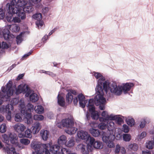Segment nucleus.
<instances>
[{
  "label": "nucleus",
  "mask_w": 154,
  "mask_h": 154,
  "mask_svg": "<svg viewBox=\"0 0 154 154\" xmlns=\"http://www.w3.org/2000/svg\"><path fill=\"white\" fill-rule=\"evenodd\" d=\"M19 107L21 113L25 116L27 119V124H30L32 122L31 119L32 115L31 113L28 112L24 110L25 106L23 100H21L19 102Z\"/></svg>",
  "instance_id": "9b49d317"
},
{
  "label": "nucleus",
  "mask_w": 154,
  "mask_h": 154,
  "mask_svg": "<svg viewBox=\"0 0 154 154\" xmlns=\"http://www.w3.org/2000/svg\"><path fill=\"white\" fill-rule=\"evenodd\" d=\"M121 85H117L115 82H109L106 80L103 83V88L108 97L110 96L111 93L117 96L122 94Z\"/></svg>",
  "instance_id": "20e7f679"
},
{
  "label": "nucleus",
  "mask_w": 154,
  "mask_h": 154,
  "mask_svg": "<svg viewBox=\"0 0 154 154\" xmlns=\"http://www.w3.org/2000/svg\"><path fill=\"white\" fill-rule=\"evenodd\" d=\"M122 117L125 119L127 124L130 126L132 127L135 125V120L132 117L129 116L126 117L123 116Z\"/></svg>",
  "instance_id": "bb28decb"
},
{
  "label": "nucleus",
  "mask_w": 154,
  "mask_h": 154,
  "mask_svg": "<svg viewBox=\"0 0 154 154\" xmlns=\"http://www.w3.org/2000/svg\"><path fill=\"white\" fill-rule=\"evenodd\" d=\"M146 132L145 131H143L138 135V138L139 139L141 140L146 137Z\"/></svg>",
  "instance_id": "603ef678"
},
{
  "label": "nucleus",
  "mask_w": 154,
  "mask_h": 154,
  "mask_svg": "<svg viewBox=\"0 0 154 154\" xmlns=\"http://www.w3.org/2000/svg\"><path fill=\"white\" fill-rule=\"evenodd\" d=\"M67 140L66 137L64 135L61 136L58 139V143L59 144L62 145H65Z\"/></svg>",
  "instance_id": "2f4dec72"
},
{
  "label": "nucleus",
  "mask_w": 154,
  "mask_h": 154,
  "mask_svg": "<svg viewBox=\"0 0 154 154\" xmlns=\"http://www.w3.org/2000/svg\"><path fill=\"white\" fill-rule=\"evenodd\" d=\"M89 132L91 135L94 137H98L100 135V132L98 129L92 128L90 129Z\"/></svg>",
  "instance_id": "c85d7f7f"
},
{
  "label": "nucleus",
  "mask_w": 154,
  "mask_h": 154,
  "mask_svg": "<svg viewBox=\"0 0 154 154\" xmlns=\"http://www.w3.org/2000/svg\"><path fill=\"white\" fill-rule=\"evenodd\" d=\"M4 11L1 8H0V19H2L4 18Z\"/></svg>",
  "instance_id": "4d7b16f0"
},
{
  "label": "nucleus",
  "mask_w": 154,
  "mask_h": 154,
  "mask_svg": "<svg viewBox=\"0 0 154 154\" xmlns=\"http://www.w3.org/2000/svg\"><path fill=\"white\" fill-rule=\"evenodd\" d=\"M89 143L90 145L92 147V149L93 148L101 149L103 148V146L102 142L96 141L95 139L92 137L91 138Z\"/></svg>",
  "instance_id": "a211bd4d"
},
{
  "label": "nucleus",
  "mask_w": 154,
  "mask_h": 154,
  "mask_svg": "<svg viewBox=\"0 0 154 154\" xmlns=\"http://www.w3.org/2000/svg\"><path fill=\"white\" fill-rule=\"evenodd\" d=\"M62 126L66 128H68L72 125H74V123L73 120L71 118H66L63 119L62 121Z\"/></svg>",
  "instance_id": "412c9836"
},
{
  "label": "nucleus",
  "mask_w": 154,
  "mask_h": 154,
  "mask_svg": "<svg viewBox=\"0 0 154 154\" xmlns=\"http://www.w3.org/2000/svg\"><path fill=\"white\" fill-rule=\"evenodd\" d=\"M90 125L92 128H95L97 126V124L95 122H92L90 124Z\"/></svg>",
  "instance_id": "e2e57ef3"
},
{
  "label": "nucleus",
  "mask_w": 154,
  "mask_h": 154,
  "mask_svg": "<svg viewBox=\"0 0 154 154\" xmlns=\"http://www.w3.org/2000/svg\"><path fill=\"white\" fill-rule=\"evenodd\" d=\"M50 143H42L37 140H33L31 142L30 146L35 151L32 152V154H50L48 150H50L53 154H58L60 146L56 144L51 146Z\"/></svg>",
  "instance_id": "f03ea898"
},
{
  "label": "nucleus",
  "mask_w": 154,
  "mask_h": 154,
  "mask_svg": "<svg viewBox=\"0 0 154 154\" xmlns=\"http://www.w3.org/2000/svg\"><path fill=\"white\" fill-rule=\"evenodd\" d=\"M28 2L29 0H12L10 3L14 2V9L16 10L17 9H19L20 11L23 12L22 10Z\"/></svg>",
  "instance_id": "ddd939ff"
},
{
  "label": "nucleus",
  "mask_w": 154,
  "mask_h": 154,
  "mask_svg": "<svg viewBox=\"0 0 154 154\" xmlns=\"http://www.w3.org/2000/svg\"><path fill=\"white\" fill-rule=\"evenodd\" d=\"M33 118L35 120L41 121L44 120V117L42 115L37 114L34 116Z\"/></svg>",
  "instance_id": "4c0bfd02"
},
{
  "label": "nucleus",
  "mask_w": 154,
  "mask_h": 154,
  "mask_svg": "<svg viewBox=\"0 0 154 154\" xmlns=\"http://www.w3.org/2000/svg\"><path fill=\"white\" fill-rule=\"evenodd\" d=\"M49 9V8L48 7H43L42 9V12L44 14L47 13L48 12Z\"/></svg>",
  "instance_id": "052dcab7"
},
{
  "label": "nucleus",
  "mask_w": 154,
  "mask_h": 154,
  "mask_svg": "<svg viewBox=\"0 0 154 154\" xmlns=\"http://www.w3.org/2000/svg\"><path fill=\"white\" fill-rule=\"evenodd\" d=\"M35 112L38 114H43L44 112L43 107L41 105H37L35 106L34 108Z\"/></svg>",
  "instance_id": "7c9ffc66"
},
{
  "label": "nucleus",
  "mask_w": 154,
  "mask_h": 154,
  "mask_svg": "<svg viewBox=\"0 0 154 154\" xmlns=\"http://www.w3.org/2000/svg\"><path fill=\"white\" fill-rule=\"evenodd\" d=\"M11 45L10 44H8L6 42H3L2 43V48L3 49H7L11 46Z\"/></svg>",
  "instance_id": "5fc2aeb1"
},
{
  "label": "nucleus",
  "mask_w": 154,
  "mask_h": 154,
  "mask_svg": "<svg viewBox=\"0 0 154 154\" xmlns=\"http://www.w3.org/2000/svg\"><path fill=\"white\" fill-rule=\"evenodd\" d=\"M112 120H108L105 122H106L107 124V128L108 130L110 131V134H115L114 131L115 129V125Z\"/></svg>",
  "instance_id": "b1692460"
},
{
  "label": "nucleus",
  "mask_w": 154,
  "mask_h": 154,
  "mask_svg": "<svg viewBox=\"0 0 154 154\" xmlns=\"http://www.w3.org/2000/svg\"><path fill=\"white\" fill-rule=\"evenodd\" d=\"M97 95L95 97L94 101V103L97 106L100 105L99 108L101 110H104L105 109V107L104 104L106 102V100L105 98L103 97V94L101 95V97L103 98H100L99 99H97V100L95 99L96 97L99 94L98 93H97Z\"/></svg>",
  "instance_id": "dca6fc26"
},
{
  "label": "nucleus",
  "mask_w": 154,
  "mask_h": 154,
  "mask_svg": "<svg viewBox=\"0 0 154 154\" xmlns=\"http://www.w3.org/2000/svg\"><path fill=\"white\" fill-rule=\"evenodd\" d=\"M14 145L18 146L19 148L20 149H23L24 148V146H23L21 144H20L18 142V141H17V144H15Z\"/></svg>",
  "instance_id": "0e129e2a"
},
{
  "label": "nucleus",
  "mask_w": 154,
  "mask_h": 154,
  "mask_svg": "<svg viewBox=\"0 0 154 154\" xmlns=\"http://www.w3.org/2000/svg\"><path fill=\"white\" fill-rule=\"evenodd\" d=\"M78 129L75 126V125H72L68 128H66L65 131L66 133L72 135L75 134Z\"/></svg>",
  "instance_id": "cd10ccee"
},
{
  "label": "nucleus",
  "mask_w": 154,
  "mask_h": 154,
  "mask_svg": "<svg viewBox=\"0 0 154 154\" xmlns=\"http://www.w3.org/2000/svg\"><path fill=\"white\" fill-rule=\"evenodd\" d=\"M75 144L74 139L73 137H71L68 139V141L66 143L65 145L68 147L73 146Z\"/></svg>",
  "instance_id": "f704fd0d"
},
{
  "label": "nucleus",
  "mask_w": 154,
  "mask_h": 154,
  "mask_svg": "<svg viewBox=\"0 0 154 154\" xmlns=\"http://www.w3.org/2000/svg\"><path fill=\"white\" fill-rule=\"evenodd\" d=\"M19 100L17 98H14L11 100V103L12 104H8L5 106H2L0 108V112H5L7 114L6 117L7 120H10L11 119V113L13 110V105H15L18 102Z\"/></svg>",
  "instance_id": "1a4fd4ad"
},
{
  "label": "nucleus",
  "mask_w": 154,
  "mask_h": 154,
  "mask_svg": "<svg viewBox=\"0 0 154 154\" xmlns=\"http://www.w3.org/2000/svg\"><path fill=\"white\" fill-rule=\"evenodd\" d=\"M84 147H85V145L83 144H81L78 145L76 147V149L79 151H80L81 152L83 151V149L84 148Z\"/></svg>",
  "instance_id": "3c124183"
},
{
  "label": "nucleus",
  "mask_w": 154,
  "mask_h": 154,
  "mask_svg": "<svg viewBox=\"0 0 154 154\" xmlns=\"http://www.w3.org/2000/svg\"><path fill=\"white\" fill-rule=\"evenodd\" d=\"M7 147L5 149V152L8 154H19L17 153L15 148L12 147Z\"/></svg>",
  "instance_id": "e433bc0d"
},
{
  "label": "nucleus",
  "mask_w": 154,
  "mask_h": 154,
  "mask_svg": "<svg viewBox=\"0 0 154 154\" xmlns=\"http://www.w3.org/2000/svg\"><path fill=\"white\" fill-rule=\"evenodd\" d=\"M23 100V99H21V100ZM24 103V100H23ZM25 106V109L24 110L25 111H26L28 112L31 113L32 111H33L34 109V107L33 105L30 103H29L27 105L26 107L25 108V104H24Z\"/></svg>",
  "instance_id": "72a5a7b5"
},
{
  "label": "nucleus",
  "mask_w": 154,
  "mask_h": 154,
  "mask_svg": "<svg viewBox=\"0 0 154 154\" xmlns=\"http://www.w3.org/2000/svg\"><path fill=\"white\" fill-rule=\"evenodd\" d=\"M34 10L33 5L30 2H28L25 7L23 8L22 11L28 13L32 12Z\"/></svg>",
  "instance_id": "5701e85b"
},
{
  "label": "nucleus",
  "mask_w": 154,
  "mask_h": 154,
  "mask_svg": "<svg viewBox=\"0 0 154 154\" xmlns=\"http://www.w3.org/2000/svg\"><path fill=\"white\" fill-rule=\"evenodd\" d=\"M98 125V128L100 129L104 130L107 128V124L106 122H101Z\"/></svg>",
  "instance_id": "ea45409f"
},
{
  "label": "nucleus",
  "mask_w": 154,
  "mask_h": 154,
  "mask_svg": "<svg viewBox=\"0 0 154 154\" xmlns=\"http://www.w3.org/2000/svg\"><path fill=\"white\" fill-rule=\"evenodd\" d=\"M20 142L21 143L26 146L28 145L30 143V140L26 138L21 139L20 140Z\"/></svg>",
  "instance_id": "37998d69"
},
{
  "label": "nucleus",
  "mask_w": 154,
  "mask_h": 154,
  "mask_svg": "<svg viewBox=\"0 0 154 154\" xmlns=\"http://www.w3.org/2000/svg\"><path fill=\"white\" fill-rule=\"evenodd\" d=\"M120 148V146L118 144L117 145L115 150V153H119V152Z\"/></svg>",
  "instance_id": "bf43d9fd"
},
{
  "label": "nucleus",
  "mask_w": 154,
  "mask_h": 154,
  "mask_svg": "<svg viewBox=\"0 0 154 154\" xmlns=\"http://www.w3.org/2000/svg\"><path fill=\"white\" fill-rule=\"evenodd\" d=\"M2 141L5 144V146L3 147L4 151L5 152L8 154L6 152L5 148H6L7 147H12L14 148V147L10 144L9 140L11 143L13 145L17 144L18 141V137L17 135L14 132L10 133L8 134V137L6 134H4L2 135Z\"/></svg>",
  "instance_id": "0eeeda50"
},
{
  "label": "nucleus",
  "mask_w": 154,
  "mask_h": 154,
  "mask_svg": "<svg viewBox=\"0 0 154 154\" xmlns=\"http://www.w3.org/2000/svg\"><path fill=\"white\" fill-rule=\"evenodd\" d=\"M87 107L91 113V117L93 119L97 120L99 119V113L97 111L95 110L93 99L89 100L87 105Z\"/></svg>",
  "instance_id": "f8f14e48"
},
{
  "label": "nucleus",
  "mask_w": 154,
  "mask_h": 154,
  "mask_svg": "<svg viewBox=\"0 0 154 154\" xmlns=\"http://www.w3.org/2000/svg\"><path fill=\"white\" fill-rule=\"evenodd\" d=\"M77 97L79 99V103L80 107L82 108H84L85 105L87 107V105L88 103V102L89 100H85L84 96L81 94H79Z\"/></svg>",
  "instance_id": "aec40b11"
},
{
  "label": "nucleus",
  "mask_w": 154,
  "mask_h": 154,
  "mask_svg": "<svg viewBox=\"0 0 154 154\" xmlns=\"http://www.w3.org/2000/svg\"><path fill=\"white\" fill-rule=\"evenodd\" d=\"M76 135V140L78 139L88 141L89 140H90L91 138L92 137H91L88 132L83 130L79 131L77 132Z\"/></svg>",
  "instance_id": "4468645a"
},
{
  "label": "nucleus",
  "mask_w": 154,
  "mask_h": 154,
  "mask_svg": "<svg viewBox=\"0 0 154 154\" xmlns=\"http://www.w3.org/2000/svg\"><path fill=\"white\" fill-rule=\"evenodd\" d=\"M134 86V84L131 82L122 84L121 85V86L122 87V93L123 92L125 94L128 93Z\"/></svg>",
  "instance_id": "f3484780"
},
{
  "label": "nucleus",
  "mask_w": 154,
  "mask_h": 154,
  "mask_svg": "<svg viewBox=\"0 0 154 154\" xmlns=\"http://www.w3.org/2000/svg\"><path fill=\"white\" fill-rule=\"evenodd\" d=\"M122 137L123 140L126 142H128L130 141L131 139V135L129 134H123Z\"/></svg>",
  "instance_id": "a19ab883"
},
{
  "label": "nucleus",
  "mask_w": 154,
  "mask_h": 154,
  "mask_svg": "<svg viewBox=\"0 0 154 154\" xmlns=\"http://www.w3.org/2000/svg\"><path fill=\"white\" fill-rule=\"evenodd\" d=\"M12 82L9 81L7 84L6 87L4 86L2 88V91L0 92V97L3 98L5 101L10 100V97L15 91L17 94L21 93L25 94V96L26 97H29L30 94L32 92V90H31L27 85L20 84L16 88L15 86L12 87Z\"/></svg>",
  "instance_id": "f257e3e1"
},
{
  "label": "nucleus",
  "mask_w": 154,
  "mask_h": 154,
  "mask_svg": "<svg viewBox=\"0 0 154 154\" xmlns=\"http://www.w3.org/2000/svg\"><path fill=\"white\" fill-rule=\"evenodd\" d=\"M101 117H100L99 120L100 122H106L108 120H112V119H114L116 118L114 116V114H111L109 115L107 111H103L100 113Z\"/></svg>",
  "instance_id": "2eb2a0df"
},
{
  "label": "nucleus",
  "mask_w": 154,
  "mask_h": 154,
  "mask_svg": "<svg viewBox=\"0 0 154 154\" xmlns=\"http://www.w3.org/2000/svg\"><path fill=\"white\" fill-rule=\"evenodd\" d=\"M23 33H21L19 35L16 37V41L17 43L18 44L20 43L22 41V34Z\"/></svg>",
  "instance_id": "de8ad7c7"
},
{
  "label": "nucleus",
  "mask_w": 154,
  "mask_h": 154,
  "mask_svg": "<svg viewBox=\"0 0 154 154\" xmlns=\"http://www.w3.org/2000/svg\"><path fill=\"white\" fill-rule=\"evenodd\" d=\"M114 116H115L116 118L114 119H112V120H117L119 123H121L123 122V120L122 119L119 117L118 116L114 115Z\"/></svg>",
  "instance_id": "6e6d98bb"
},
{
  "label": "nucleus",
  "mask_w": 154,
  "mask_h": 154,
  "mask_svg": "<svg viewBox=\"0 0 154 154\" xmlns=\"http://www.w3.org/2000/svg\"><path fill=\"white\" fill-rule=\"evenodd\" d=\"M7 127L5 124H2L0 127V132L2 133H5L6 131Z\"/></svg>",
  "instance_id": "09e8293b"
},
{
  "label": "nucleus",
  "mask_w": 154,
  "mask_h": 154,
  "mask_svg": "<svg viewBox=\"0 0 154 154\" xmlns=\"http://www.w3.org/2000/svg\"><path fill=\"white\" fill-rule=\"evenodd\" d=\"M32 131L29 128H27L25 132V137L31 138L32 137Z\"/></svg>",
  "instance_id": "79ce46f5"
},
{
  "label": "nucleus",
  "mask_w": 154,
  "mask_h": 154,
  "mask_svg": "<svg viewBox=\"0 0 154 154\" xmlns=\"http://www.w3.org/2000/svg\"><path fill=\"white\" fill-rule=\"evenodd\" d=\"M42 0H29V1H30L35 4H38Z\"/></svg>",
  "instance_id": "338daca9"
},
{
  "label": "nucleus",
  "mask_w": 154,
  "mask_h": 154,
  "mask_svg": "<svg viewBox=\"0 0 154 154\" xmlns=\"http://www.w3.org/2000/svg\"><path fill=\"white\" fill-rule=\"evenodd\" d=\"M147 118H143L142 119L140 123L139 126L141 128H144L146 125V120Z\"/></svg>",
  "instance_id": "49530a36"
},
{
  "label": "nucleus",
  "mask_w": 154,
  "mask_h": 154,
  "mask_svg": "<svg viewBox=\"0 0 154 154\" xmlns=\"http://www.w3.org/2000/svg\"><path fill=\"white\" fill-rule=\"evenodd\" d=\"M92 75H93L97 79V85L96 88V93H98V95L95 97V99L97 100V99H99L100 98H103L101 97V95L103 94V89L101 86H103V83L105 81V78L102 74L99 72H92ZM103 99V98H102Z\"/></svg>",
  "instance_id": "423d86ee"
},
{
  "label": "nucleus",
  "mask_w": 154,
  "mask_h": 154,
  "mask_svg": "<svg viewBox=\"0 0 154 154\" xmlns=\"http://www.w3.org/2000/svg\"><path fill=\"white\" fill-rule=\"evenodd\" d=\"M40 135L43 140L46 141L49 137L50 134L49 131L43 129L40 132Z\"/></svg>",
  "instance_id": "a878e982"
},
{
  "label": "nucleus",
  "mask_w": 154,
  "mask_h": 154,
  "mask_svg": "<svg viewBox=\"0 0 154 154\" xmlns=\"http://www.w3.org/2000/svg\"><path fill=\"white\" fill-rule=\"evenodd\" d=\"M122 130L125 133H128L129 131V128L126 125H124L122 127Z\"/></svg>",
  "instance_id": "864d4df0"
},
{
  "label": "nucleus",
  "mask_w": 154,
  "mask_h": 154,
  "mask_svg": "<svg viewBox=\"0 0 154 154\" xmlns=\"http://www.w3.org/2000/svg\"><path fill=\"white\" fill-rule=\"evenodd\" d=\"M9 29L13 32H17L19 30L20 27L17 24L5 26L3 29L2 33L4 38L6 40H11V38L14 37L13 35L10 34Z\"/></svg>",
  "instance_id": "6e6552de"
},
{
  "label": "nucleus",
  "mask_w": 154,
  "mask_h": 154,
  "mask_svg": "<svg viewBox=\"0 0 154 154\" xmlns=\"http://www.w3.org/2000/svg\"><path fill=\"white\" fill-rule=\"evenodd\" d=\"M41 127L40 123L37 122H35L32 127V133L35 134L38 133L41 129Z\"/></svg>",
  "instance_id": "393cba45"
},
{
  "label": "nucleus",
  "mask_w": 154,
  "mask_h": 154,
  "mask_svg": "<svg viewBox=\"0 0 154 154\" xmlns=\"http://www.w3.org/2000/svg\"><path fill=\"white\" fill-rule=\"evenodd\" d=\"M142 154H151V152L150 151L145 150L142 151Z\"/></svg>",
  "instance_id": "774afa93"
},
{
  "label": "nucleus",
  "mask_w": 154,
  "mask_h": 154,
  "mask_svg": "<svg viewBox=\"0 0 154 154\" xmlns=\"http://www.w3.org/2000/svg\"><path fill=\"white\" fill-rule=\"evenodd\" d=\"M83 149V151L82 152L83 154H88L89 151H91L92 150V147L90 145L89 143L87 146L85 145V147Z\"/></svg>",
  "instance_id": "c9c22d12"
},
{
  "label": "nucleus",
  "mask_w": 154,
  "mask_h": 154,
  "mask_svg": "<svg viewBox=\"0 0 154 154\" xmlns=\"http://www.w3.org/2000/svg\"><path fill=\"white\" fill-rule=\"evenodd\" d=\"M122 137V135L120 134H118L116 135V137H115V138H116V139L117 140H120Z\"/></svg>",
  "instance_id": "69168bd1"
},
{
  "label": "nucleus",
  "mask_w": 154,
  "mask_h": 154,
  "mask_svg": "<svg viewBox=\"0 0 154 154\" xmlns=\"http://www.w3.org/2000/svg\"><path fill=\"white\" fill-rule=\"evenodd\" d=\"M121 85H117L115 82H109L106 80L103 83V88L108 97L110 96L111 93L117 96L122 94Z\"/></svg>",
  "instance_id": "7ed1b4c3"
},
{
  "label": "nucleus",
  "mask_w": 154,
  "mask_h": 154,
  "mask_svg": "<svg viewBox=\"0 0 154 154\" xmlns=\"http://www.w3.org/2000/svg\"><path fill=\"white\" fill-rule=\"evenodd\" d=\"M128 147L129 149H132L134 151L137 150L138 148L137 145L136 144H130Z\"/></svg>",
  "instance_id": "8fccbe9b"
},
{
  "label": "nucleus",
  "mask_w": 154,
  "mask_h": 154,
  "mask_svg": "<svg viewBox=\"0 0 154 154\" xmlns=\"http://www.w3.org/2000/svg\"><path fill=\"white\" fill-rule=\"evenodd\" d=\"M73 97L70 93H68L66 96V99L69 103H70L72 101Z\"/></svg>",
  "instance_id": "a18cd8bd"
},
{
  "label": "nucleus",
  "mask_w": 154,
  "mask_h": 154,
  "mask_svg": "<svg viewBox=\"0 0 154 154\" xmlns=\"http://www.w3.org/2000/svg\"><path fill=\"white\" fill-rule=\"evenodd\" d=\"M146 146L149 149H152L154 146V139L153 140L148 141L146 142Z\"/></svg>",
  "instance_id": "58836bf2"
},
{
  "label": "nucleus",
  "mask_w": 154,
  "mask_h": 154,
  "mask_svg": "<svg viewBox=\"0 0 154 154\" xmlns=\"http://www.w3.org/2000/svg\"><path fill=\"white\" fill-rule=\"evenodd\" d=\"M29 96L30 100L32 102H35L38 99V97L37 95L33 93V91H32V92L30 94Z\"/></svg>",
  "instance_id": "c756f323"
},
{
  "label": "nucleus",
  "mask_w": 154,
  "mask_h": 154,
  "mask_svg": "<svg viewBox=\"0 0 154 154\" xmlns=\"http://www.w3.org/2000/svg\"><path fill=\"white\" fill-rule=\"evenodd\" d=\"M14 119L15 121L17 122H20L22 120L21 115L20 113H18L16 114Z\"/></svg>",
  "instance_id": "c03bdc74"
},
{
  "label": "nucleus",
  "mask_w": 154,
  "mask_h": 154,
  "mask_svg": "<svg viewBox=\"0 0 154 154\" xmlns=\"http://www.w3.org/2000/svg\"><path fill=\"white\" fill-rule=\"evenodd\" d=\"M115 138V135L112 134H104L102 136V139L107 146L109 148H114L115 144L113 142Z\"/></svg>",
  "instance_id": "9d476101"
},
{
  "label": "nucleus",
  "mask_w": 154,
  "mask_h": 154,
  "mask_svg": "<svg viewBox=\"0 0 154 154\" xmlns=\"http://www.w3.org/2000/svg\"><path fill=\"white\" fill-rule=\"evenodd\" d=\"M8 3L6 5L5 9L8 12L6 14V18L8 22H12L14 14H16L22 20H23L26 18V16L25 13L20 11V9H17V10L14 9L13 5L14 3Z\"/></svg>",
  "instance_id": "39448f33"
},
{
  "label": "nucleus",
  "mask_w": 154,
  "mask_h": 154,
  "mask_svg": "<svg viewBox=\"0 0 154 154\" xmlns=\"http://www.w3.org/2000/svg\"><path fill=\"white\" fill-rule=\"evenodd\" d=\"M32 17L36 20L35 23L39 28L41 27L43 25L44 23L42 20V15L41 13L35 14L32 16Z\"/></svg>",
  "instance_id": "6ab92c4d"
},
{
  "label": "nucleus",
  "mask_w": 154,
  "mask_h": 154,
  "mask_svg": "<svg viewBox=\"0 0 154 154\" xmlns=\"http://www.w3.org/2000/svg\"><path fill=\"white\" fill-rule=\"evenodd\" d=\"M14 130L18 133H22L26 129V127L23 124L17 123L13 126Z\"/></svg>",
  "instance_id": "4be33fe9"
},
{
  "label": "nucleus",
  "mask_w": 154,
  "mask_h": 154,
  "mask_svg": "<svg viewBox=\"0 0 154 154\" xmlns=\"http://www.w3.org/2000/svg\"><path fill=\"white\" fill-rule=\"evenodd\" d=\"M40 72L41 73H45L46 74H48L49 75H51L52 76H53V75H54V74H53V73L52 72H46L43 70H40Z\"/></svg>",
  "instance_id": "680f3d73"
},
{
  "label": "nucleus",
  "mask_w": 154,
  "mask_h": 154,
  "mask_svg": "<svg viewBox=\"0 0 154 154\" xmlns=\"http://www.w3.org/2000/svg\"><path fill=\"white\" fill-rule=\"evenodd\" d=\"M20 17H13V22L14 23H19L20 22Z\"/></svg>",
  "instance_id": "13d9d810"
},
{
  "label": "nucleus",
  "mask_w": 154,
  "mask_h": 154,
  "mask_svg": "<svg viewBox=\"0 0 154 154\" xmlns=\"http://www.w3.org/2000/svg\"><path fill=\"white\" fill-rule=\"evenodd\" d=\"M58 103V104L61 106L63 107L65 105V101L63 97L59 94L57 96Z\"/></svg>",
  "instance_id": "473e14b6"
}]
</instances>
